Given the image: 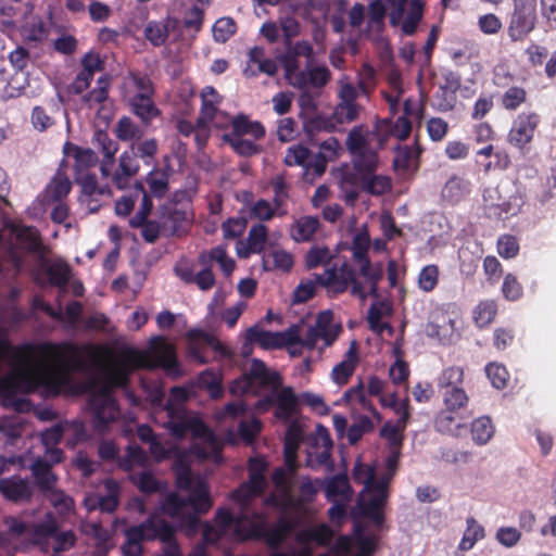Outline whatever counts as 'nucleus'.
Listing matches in <instances>:
<instances>
[{
	"label": "nucleus",
	"mask_w": 556,
	"mask_h": 556,
	"mask_svg": "<svg viewBox=\"0 0 556 556\" xmlns=\"http://www.w3.org/2000/svg\"><path fill=\"white\" fill-rule=\"evenodd\" d=\"M0 493L13 503L28 502L33 496V488L28 480L12 476L0 479Z\"/></svg>",
	"instance_id": "obj_20"
},
{
	"label": "nucleus",
	"mask_w": 556,
	"mask_h": 556,
	"mask_svg": "<svg viewBox=\"0 0 556 556\" xmlns=\"http://www.w3.org/2000/svg\"><path fill=\"white\" fill-rule=\"evenodd\" d=\"M314 326L325 346L332 345L342 331L340 324H333V313L330 309L318 313Z\"/></svg>",
	"instance_id": "obj_28"
},
{
	"label": "nucleus",
	"mask_w": 556,
	"mask_h": 556,
	"mask_svg": "<svg viewBox=\"0 0 556 556\" xmlns=\"http://www.w3.org/2000/svg\"><path fill=\"white\" fill-rule=\"evenodd\" d=\"M244 338L245 342L242 345L244 354L251 350L253 344H257L264 350L279 349L277 332L264 330L258 325L248 328Z\"/></svg>",
	"instance_id": "obj_26"
},
{
	"label": "nucleus",
	"mask_w": 556,
	"mask_h": 556,
	"mask_svg": "<svg viewBox=\"0 0 556 556\" xmlns=\"http://www.w3.org/2000/svg\"><path fill=\"white\" fill-rule=\"evenodd\" d=\"M485 372L492 386L497 390H502L507 387L509 372L504 365L490 363L485 366Z\"/></svg>",
	"instance_id": "obj_60"
},
{
	"label": "nucleus",
	"mask_w": 556,
	"mask_h": 556,
	"mask_svg": "<svg viewBox=\"0 0 556 556\" xmlns=\"http://www.w3.org/2000/svg\"><path fill=\"white\" fill-rule=\"evenodd\" d=\"M433 424L438 432L453 437H460L467 429L465 418L460 415V412L447 408H443L437 414Z\"/></svg>",
	"instance_id": "obj_22"
},
{
	"label": "nucleus",
	"mask_w": 556,
	"mask_h": 556,
	"mask_svg": "<svg viewBox=\"0 0 556 556\" xmlns=\"http://www.w3.org/2000/svg\"><path fill=\"white\" fill-rule=\"evenodd\" d=\"M326 497L328 501H336L339 496H346L351 492L346 475H336L326 484Z\"/></svg>",
	"instance_id": "obj_50"
},
{
	"label": "nucleus",
	"mask_w": 556,
	"mask_h": 556,
	"mask_svg": "<svg viewBox=\"0 0 556 556\" xmlns=\"http://www.w3.org/2000/svg\"><path fill=\"white\" fill-rule=\"evenodd\" d=\"M298 405L296 396L290 387L282 388L275 396V417L288 421L293 416Z\"/></svg>",
	"instance_id": "obj_34"
},
{
	"label": "nucleus",
	"mask_w": 556,
	"mask_h": 556,
	"mask_svg": "<svg viewBox=\"0 0 556 556\" xmlns=\"http://www.w3.org/2000/svg\"><path fill=\"white\" fill-rule=\"evenodd\" d=\"M336 254L326 245H312L304 256L305 267L315 269L319 266H326L321 274H316V282L323 287L329 298L348 291L351 287V294L362 300L367 298L365 286L356 277L354 267L344 260L341 264L333 262Z\"/></svg>",
	"instance_id": "obj_2"
},
{
	"label": "nucleus",
	"mask_w": 556,
	"mask_h": 556,
	"mask_svg": "<svg viewBox=\"0 0 556 556\" xmlns=\"http://www.w3.org/2000/svg\"><path fill=\"white\" fill-rule=\"evenodd\" d=\"M218 92L212 86H206L201 93V115L206 121H212L216 114Z\"/></svg>",
	"instance_id": "obj_55"
},
{
	"label": "nucleus",
	"mask_w": 556,
	"mask_h": 556,
	"mask_svg": "<svg viewBox=\"0 0 556 556\" xmlns=\"http://www.w3.org/2000/svg\"><path fill=\"white\" fill-rule=\"evenodd\" d=\"M440 270L434 264L421 268L418 275V288L424 292L433 291L439 283Z\"/></svg>",
	"instance_id": "obj_59"
},
{
	"label": "nucleus",
	"mask_w": 556,
	"mask_h": 556,
	"mask_svg": "<svg viewBox=\"0 0 556 556\" xmlns=\"http://www.w3.org/2000/svg\"><path fill=\"white\" fill-rule=\"evenodd\" d=\"M362 106L358 103H338L333 111L334 119L340 124L357 119Z\"/></svg>",
	"instance_id": "obj_64"
},
{
	"label": "nucleus",
	"mask_w": 556,
	"mask_h": 556,
	"mask_svg": "<svg viewBox=\"0 0 556 556\" xmlns=\"http://www.w3.org/2000/svg\"><path fill=\"white\" fill-rule=\"evenodd\" d=\"M130 480L144 494L156 493L161 486L160 481L150 471L131 475Z\"/></svg>",
	"instance_id": "obj_58"
},
{
	"label": "nucleus",
	"mask_w": 556,
	"mask_h": 556,
	"mask_svg": "<svg viewBox=\"0 0 556 556\" xmlns=\"http://www.w3.org/2000/svg\"><path fill=\"white\" fill-rule=\"evenodd\" d=\"M494 434V427L492 420L488 416H482L475 419L471 424L472 440L477 444H485Z\"/></svg>",
	"instance_id": "obj_48"
},
{
	"label": "nucleus",
	"mask_w": 556,
	"mask_h": 556,
	"mask_svg": "<svg viewBox=\"0 0 556 556\" xmlns=\"http://www.w3.org/2000/svg\"><path fill=\"white\" fill-rule=\"evenodd\" d=\"M125 542L121 546L123 556H142L144 552L143 536L131 527L124 530Z\"/></svg>",
	"instance_id": "obj_42"
},
{
	"label": "nucleus",
	"mask_w": 556,
	"mask_h": 556,
	"mask_svg": "<svg viewBox=\"0 0 556 556\" xmlns=\"http://www.w3.org/2000/svg\"><path fill=\"white\" fill-rule=\"evenodd\" d=\"M268 236V229L264 224H256L251 227L248 235V245L251 252L261 253L264 250Z\"/></svg>",
	"instance_id": "obj_61"
},
{
	"label": "nucleus",
	"mask_w": 556,
	"mask_h": 556,
	"mask_svg": "<svg viewBox=\"0 0 556 556\" xmlns=\"http://www.w3.org/2000/svg\"><path fill=\"white\" fill-rule=\"evenodd\" d=\"M130 151L135 152L137 159H141L146 165H152L159 151L157 140L154 138L134 142Z\"/></svg>",
	"instance_id": "obj_46"
},
{
	"label": "nucleus",
	"mask_w": 556,
	"mask_h": 556,
	"mask_svg": "<svg viewBox=\"0 0 556 556\" xmlns=\"http://www.w3.org/2000/svg\"><path fill=\"white\" fill-rule=\"evenodd\" d=\"M152 210L153 202L144 195L138 212L129 218V226L131 228H141V237L147 243H154L162 230V225L149 219Z\"/></svg>",
	"instance_id": "obj_14"
},
{
	"label": "nucleus",
	"mask_w": 556,
	"mask_h": 556,
	"mask_svg": "<svg viewBox=\"0 0 556 556\" xmlns=\"http://www.w3.org/2000/svg\"><path fill=\"white\" fill-rule=\"evenodd\" d=\"M345 144L351 155H356L364 151L371 150L368 146V140L363 126H355L350 130Z\"/></svg>",
	"instance_id": "obj_52"
},
{
	"label": "nucleus",
	"mask_w": 556,
	"mask_h": 556,
	"mask_svg": "<svg viewBox=\"0 0 556 556\" xmlns=\"http://www.w3.org/2000/svg\"><path fill=\"white\" fill-rule=\"evenodd\" d=\"M266 135L265 127L258 121H252L243 113H239L231 118L230 130L223 136L244 137L249 136L253 140L263 139Z\"/></svg>",
	"instance_id": "obj_21"
},
{
	"label": "nucleus",
	"mask_w": 556,
	"mask_h": 556,
	"mask_svg": "<svg viewBox=\"0 0 556 556\" xmlns=\"http://www.w3.org/2000/svg\"><path fill=\"white\" fill-rule=\"evenodd\" d=\"M222 140L240 156L249 157L261 152L260 146L256 144L254 140L229 136H222Z\"/></svg>",
	"instance_id": "obj_44"
},
{
	"label": "nucleus",
	"mask_w": 556,
	"mask_h": 556,
	"mask_svg": "<svg viewBox=\"0 0 556 556\" xmlns=\"http://www.w3.org/2000/svg\"><path fill=\"white\" fill-rule=\"evenodd\" d=\"M217 263L226 277L231 276L236 268V262L228 256L225 245H216L210 250H204L198 255V264L201 269L194 274L192 285H195L201 291L211 290L216 282L213 273V264Z\"/></svg>",
	"instance_id": "obj_5"
},
{
	"label": "nucleus",
	"mask_w": 556,
	"mask_h": 556,
	"mask_svg": "<svg viewBox=\"0 0 556 556\" xmlns=\"http://www.w3.org/2000/svg\"><path fill=\"white\" fill-rule=\"evenodd\" d=\"M540 122L541 117L535 112L518 114L507 134V142L522 153L528 152Z\"/></svg>",
	"instance_id": "obj_10"
},
{
	"label": "nucleus",
	"mask_w": 556,
	"mask_h": 556,
	"mask_svg": "<svg viewBox=\"0 0 556 556\" xmlns=\"http://www.w3.org/2000/svg\"><path fill=\"white\" fill-rule=\"evenodd\" d=\"M424 4L420 0H412L409 11L402 23V30L405 35L412 36L416 33L418 23L422 18Z\"/></svg>",
	"instance_id": "obj_53"
},
{
	"label": "nucleus",
	"mask_w": 556,
	"mask_h": 556,
	"mask_svg": "<svg viewBox=\"0 0 556 556\" xmlns=\"http://www.w3.org/2000/svg\"><path fill=\"white\" fill-rule=\"evenodd\" d=\"M507 34L511 41H523L535 29L536 0H513Z\"/></svg>",
	"instance_id": "obj_6"
},
{
	"label": "nucleus",
	"mask_w": 556,
	"mask_h": 556,
	"mask_svg": "<svg viewBox=\"0 0 556 556\" xmlns=\"http://www.w3.org/2000/svg\"><path fill=\"white\" fill-rule=\"evenodd\" d=\"M501 105L506 111H517L527 101V91L523 87L511 86L501 96Z\"/></svg>",
	"instance_id": "obj_47"
},
{
	"label": "nucleus",
	"mask_w": 556,
	"mask_h": 556,
	"mask_svg": "<svg viewBox=\"0 0 556 556\" xmlns=\"http://www.w3.org/2000/svg\"><path fill=\"white\" fill-rule=\"evenodd\" d=\"M355 185L359 187L362 191L376 197L383 195L392 189L391 178L387 175H377L376 173L364 176L363 179Z\"/></svg>",
	"instance_id": "obj_36"
},
{
	"label": "nucleus",
	"mask_w": 556,
	"mask_h": 556,
	"mask_svg": "<svg viewBox=\"0 0 556 556\" xmlns=\"http://www.w3.org/2000/svg\"><path fill=\"white\" fill-rule=\"evenodd\" d=\"M278 67L274 60L265 58V49L254 46L248 53L247 65L243 68V75L248 78L256 77L260 74L275 76Z\"/></svg>",
	"instance_id": "obj_18"
},
{
	"label": "nucleus",
	"mask_w": 556,
	"mask_h": 556,
	"mask_svg": "<svg viewBox=\"0 0 556 556\" xmlns=\"http://www.w3.org/2000/svg\"><path fill=\"white\" fill-rule=\"evenodd\" d=\"M187 502L195 513L206 514L213 505L208 484L202 479L198 480L191 489Z\"/></svg>",
	"instance_id": "obj_33"
},
{
	"label": "nucleus",
	"mask_w": 556,
	"mask_h": 556,
	"mask_svg": "<svg viewBox=\"0 0 556 556\" xmlns=\"http://www.w3.org/2000/svg\"><path fill=\"white\" fill-rule=\"evenodd\" d=\"M162 368L175 374L179 370L176 348L162 336L150 340L149 350L124 348L118 357L103 368L102 386L89 400L93 412V428L104 432L109 424L119 417V406L113 395L114 389L126 388L130 375L137 369Z\"/></svg>",
	"instance_id": "obj_1"
},
{
	"label": "nucleus",
	"mask_w": 556,
	"mask_h": 556,
	"mask_svg": "<svg viewBox=\"0 0 556 556\" xmlns=\"http://www.w3.org/2000/svg\"><path fill=\"white\" fill-rule=\"evenodd\" d=\"M188 506L187 498L181 497L179 494L169 493L161 504L162 511L170 518H178Z\"/></svg>",
	"instance_id": "obj_57"
},
{
	"label": "nucleus",
	"mask_w": 556,
	"mask_h": 556,
	"mask_svg": "<svg viewBox=\"0 0 556 556\" xmlns=\"http://www.w3.org/2000/svg\"><path fill=\"white\" fill-rule=\"evenodd\" d=\"M169 176L168 168L153 167L144 179L148 189H146L142 181L137 180L134 185L137 195H141V202L144 195L151 201L152 198L159 200L164 198L169 190Z\"/></svg>",
	"instance_id": "obj_12"
},
{
	"label": "nucleus",
	"mask_w": 556,
	"mask_h": 556,
	"mask_svg": "<svg viewBox=\"0 0 556 556\" xmlns=\"http://www.w3.org/2000/svg\"><path fill=\"white\" fill-rule=\"evenodd\" d=\"M379 538L377 535L365 534L363 528L355 527L354 536L340 535L331 553L340 556H372L378 548Z\"/></svg>",
	"instance_id": "obj_7"
},
{
	"label": "nucleus",
	"mask_w": 556,
	"mask_h": 556,
	"mask_svg": "<svg viewBox=\"0 0 556 556\" xmlns=\"http://www.w3.org/2000/svg\"><path fill=\"white\" fill-rule=\"evenodd\" d=\"M76 182L81 187V191L86 195L93 194H109L108 187H100L98 185L97 176L90 172H78L75 174Z\"/></svg>",
	"instance_id": "obj_49"
},
{
	"label": "nucleus",
	"mask_w": 556,
	"mask_h": 556,
	"mask_svg": "<svg viewBox=\"0 0 556 556\" xmlns=\"http://www.w3.org/2000/svg\"><path fill=\"white\" fill-rule=\"evenodd\" d=\"M179 21L176 17L167 16L163 21H150L144 27V37L154 47L165 43L170 31L178 28Z\"/></svg>",
	"instance_id": "obj_24"
},
{
	"label": "nucleus",
	"mask_w": 556,
	"mask_h": 556,
	"mask_svg": "<svg viewBox=\"0 0 556 556\" xmlns=\"http://www.w3.org/2000/svg\"><path fill=\"white\" fill-rule=\"evenodd\" d=\"M520 198L510 197L502 202H488L485 200L484 213L490 219L504 220L510 216H515L520 208Z\"/></svg>",
	"instance_id": "obj_31"
},
{
	"label": "nucleus",
	"mask_w": 556,
	"mask_h": 556,
	"mask_svg": "<svg viewBox=\"0 0 556 556\" xmlns=\"http://www.w3.org/2000/svg\"><path fill=\"white\" fill-rule=\"evenodd\" d=\"M359 275L369 287L368 293L378 296V286L383 278V266L381 263L372 264L371 261L359 263Z\"/></svg>",
	"instance_id": "obj_38"
},
{
	"label": "nucleus",
	"mask_w": 556,
	"mask_h": 556,
	"mask_svg": "<svg viewBox=\"0 0 556 556\" xmlns=\"http://www.w3.org/2000/svg\"><path fill=\"white\" fill-rule=\"evenodd\" d=\"M31 473L36 481V484L42 492H52L54 495V506H64L66 509L70 508L73 501L66 496L63 492L54 491L56 483V476L52 471L51 464L46 458L38 457L30 466Z\"/></svg>",
	"instance_id": "obj_11"
},
{
	"label": "nucleus",
	"mask_w": 556,
	"mask_h": 556,
	"mask_svg": "<svg viewBox=\"0 0 556 556\" xmlns=\"http://www.w3.org/2000/svg\"><path fill=\"white\" fill-rule=\"evenodd\" d=\"M63 150L67 155L70 154V150L74 151L75 174L78 172H89V168L96 166L98 163V155L91 149H83L71 142H66Z\"/></svg>",
	"instance_id": "obj_37"
},
{
	"label": "nucleus",
	"mask_w": 556,
	"mask_h": 556,
	"mask_svg": "<svg viewBox=\"0 0 556 556\" xmlns=\"http://www.w3.org/2000/svg\"><path fill=\"white\" fill-rule=\"evenodd\" d=\"M295 527V520L281 516L271 528L255 529L253 535L263 539L271 549H278Z\"/></svg>",
	"instance_id": "obj_16"
},
{
	"label": "nucleus",
	"mask_w": 556,
	"mask_h": 556,
	"mask_svg": "<svg viewBox=\"0 0 556 556\" xmlns=\"http://www.w3.org/2000/svg\"><path fill=\"white\" fill-rule=\"evenodd\" d=\"M56 534V526L53 522L30 525L27 538L33 544L43 546Z\"/></svg>",
	"instance_id": "obj_51"
},
{
	"label": "nucleus",
	"mask_w": 556,
	"mask_h": 556,
	"mask_svg": "<svg viewBox=\"0 0 556 556\" xmlns=\"http://www.w3.org/2000/svg\"><path fill=\"white\" fill-rule=\"evenodd\" d=\"M72 184L66 176L58 175L46 188V200L48 202H60L71 192Z\"/></svg>",
	"instance_id": "obj_40"
},
{
	"label": "nucleus",
	"mask_w": 556,
	"mask_h": 556,
	"mask_svg": "<svg viewBox=\"0 0 556 556\" xmlns=\"http://www.w3.org/2000/svg\"><path fill=\"white\" fill-rule=\"evenodd\" d=\"M467 528L459 543L462 551H469L473 547L477 541L484 536V529L477 522L473 517L467 518Z\"/></svg>",
	"instance_id": "obj_54"
},
{
	"label": "nucleus",
	"mask_w": 556,
	"mask_h": 556,
	"mask_svg": "<svg viewBox=\"0 0 556 556\" xmlns=\"http://www.w3.org/2000/svg\"><path fill=\"white\" fill-rule=\"evenodd\" d=\"M169 420L166 428L169 433L178 440L190 433L194 439H201L210 447V455L200 452L199 455L210 457L216 463L223 458V446L214 431L198 416H189L188 412L180 407L168 406Z\"/></svg>",
	"instance_id": "obj_3"
},
{
	"label": "nucleus",
	"mask_w": 556,
	"mask_h": 556,
	"mask_svg": "<svg viewBox=\"0 0 556 556\" xmlns=\"http://www.w3.org/2000/svg\"><path fill=\"white\" fill-rule=\"evenodd\" d=\"M268 464L263 456H254L248 460L249 480L233 491L232 497L240 503H248L264 493L267 483L265 471Z\"/></svg>",
	"instance_id": "obj_9"
},
{
	"label": "nucleus",
	"mask_w": 556,
	"mask_h": 556,
	"mask_svg": "<svg viewBox=\"0 0 556 556\" xmlns=\"http://www.w3.org/2000/svg\"><path fill=\"white\" fill-rule=\"evenodd\" d=\"M309 153L311 150L303 144L291 146L287 150L285 164L288 166H302L305 169Z\"/></svg>",
	"instance_id": "obj_63"
},
{
	"label": "nucleus",
	"mask_w": 556,
	"mask_h": 556,
	"mask_svg": "<svg viewBox=\"0 0 556 556\" xmlns=\"http://www.w3.org/2000/svg\"><path fill=\"white\" fill-rule=\"evenodd\" d=\"M301 56H304L308 63L313 61L314 49L309 41L300 40L293 45L291 42L286 43V51L279 60L283 66L287 80L300 71L299 58Z\"/></svg>",
	"instance_id": "obj_13"
},
{
	"label": "nucleus",
	"mask_w": 556,
	"mask_h": 556,
	"mask_svg": "<svg viewBox=\"0 0 556 556\" xmlns=\"http://www.w3.org/2000/svg\"><path fill=\"white\" fill-rule=\"evenodd\" d=\"M353 163V181L356 184L364 176H368L377 172L379 164V156L375 150L364 151L356 155H352Z\"/></svg>",
	"instance_id": "obj_29"
},
{
	"label": "nucleus",
	"mask_w": 556,
	"mask_h": 556,
	"mask_svg": "<svg viewBox=\"0 0 556 556\" xmlns=\"http://www.w3.org/2000/svg\"><path fill=\"white\" fill-rule=\"evenodd\" d=\"M358 362L357 343L352 341L343 359L333 367L331 372L332 380L339 386L346 384L353 376Z\"/></svg>",
	"instance_id": "obj_25"
},
{
	"label": "nucleus",
	"mask_w": 556,
	"mask_h": 556,
	"mask_svg": "<svg viewBox=\"0 0 556 556\" xmlns=\"http://www.w3.org/2000/svg\"><path fill=\"white\" fill-rule=\"evenodd\" d=\"M444 408L455 412L466 409L469 403V396L463 388H452L442 391Z\"/></svg>",
	"instance_id": "obj_45"
},
{
	"label": "nucleus",
	"mask_w": 556,
	"mask_h": 556,
	"mask_svg": "<svg viewBox=\"0 0 556 556\" xmlns=\"http://www.w3.org/2000/svg\"><path fill=\"white\" fill-rule=\"evenodd\" d=\"M424 149L419 144L418 139H415L413 147L404 146L397 147L396 156L393 160V166L395 169L407 170L410 166L413 159H418L422 153Z\"/></svg>",
	"instance_id": "obj_41"
},
{
	"label": "nucleus",
	"mask_w": 556,
	"mask_h": 556,
	"mask_svg": "<svg viewBox=\"0 0 556 556\" xmlns=\"http://www.w3.org/2000/svg\"><path fill=\"white\" fill-rule=\"evenodd\" d=\"M43 268L48 277V283L51 287L65 289V287L70 283L73 269L67 262L63 260L55 261L52 264H48L46 262L43 264Z\"/></svg>",
	"instance_id": "obj_32"
},
{
	"label": "nucleus",
	"mask_w": 556,
	"mask_h": 556,
	"mask_svg": "<svg viewBox=\"0 0 556 556\" xmlns=\"http://www.w3.org/2000/svg\"><path fill=\"white\" fill-rule=\"evenodd\" d=\"M190 228V219L185 210L173 207L163 215L162 230L166 236L182 237Z\"/></svg>",
	"instance_id": "obj_23"
},
{
	"label": "nucleus",
	"mask_w": 556,
	"mask_h": 556,
	"mask_svg": "<svg viewBox=\"0 0 556 556\" xmlns=\"http://www.w3.org/2000/svg\"><path fill=\"white\" fill-rule=\"evenodd\" d=\"M333 538V531L327 523H320L300 530L295 541L301 545L316 543L318 546H328Z\"/></svg>",
	"instance_id": "obj_27"
},
{
	"label": "nucleus",
	"mask_w": 556,
	"mask_h": 556,
	"mask_svg": "<svg viewBox=\"0 0 556 556\" xmlns=\"http://www.w3.org/2000/svg\"><path fill=\"white\" fill-rule=\"evenodd\" d=\"M12 233L15 236L17 242L30 254H35L40 258L45 257L47 248L42 242L40 231L35 226L16 224L11 227Z\"/></svg>",
	"instance_id": "obj_17"
},
{
	"label": "nucleus",
	"mask_w": 556,
	"mask_h": 556,
	"mask_svg": "<svg viewBox=\"0 0 556 556\" xmlns=\"http://www.w3.org/2000/svg\"><path fill=\"white\" fill-rule=\"evenodd\" d=\"M464 382V369L459 366H450L442 370L437 379V386L440 391L452 388H462Z\"/></svg>",
	"instance_id": "obj_43"
},
{
	"label": "nucleus",
	"mask_w": 556,
	"mask_h": 556,
	"mask_svg": "<svg viewBox=\"0 0 556 556\" xmlns=\"http://www.w3.org/2000/svg\"><path fill=\"white\" fill-rule=\"evenodd\" d=\"M375 425L368 416H361L348 429L349 443L356 444L364 434L372 432Z\"/></svg>",
	"instance_id": "obj_56"
},
{
	"label": "nucleus",
	"mask_w": 556,
	"mask_h": 556,
	"mask_svg": "<svg viewBox=\"0 0 556 556\" xmlns=\"http://www.w3.org/2000/svg\"><path fill=\"white\" fill-rule=\"evenodd\" d=\"M498 306L495 300L488 299L480 301L473 309V320L477 327L484 328L491 325L496 315Z\"/></svg>",
	"instance_id": "obj_39"
},
{
	"label": "nucleus",
	"mask_w": 556,
	"mask_h": 556,
	"mask_svg": "<svg viewBox=\"0 0 556 556\" xmlns=\"http://www.w3.org/2000/svg\"><path fill=\"white\" fill-rule=\"evenodd\" d=\"M131 112L141 119L143 124H149L152 119L161 115L153 101V97H143L134 94L129 101Z\"/></svg>",
	"instance_id": "obj_35"
},
{
	"label": "nucleus",
	"mask_w": 556,
	"mask_h": 556,
	"mask_svg": "<svg viewBox=\"0 0 556 556\" xmlns=\"http://www.w3.org/2000/svg\"><path fill=\"white\" fill-rule=\"evenodd\" d=\"M331 80V72L326 65L307 66L300 70L288 81L296 89L324 88Z\"/></svg>",
	"instance_id": "obj_15"
},
{
	"label": "nucleus",
	"mask_w": 556,
	"mask_h": 556,
	"mask_svg": "<svg viewBox=\"0 0 556 556\" xmlns=\"http://www.w3.org/2000/svg\"><path fill=\"white\" fill-rule=\"evenodd\" d=\"M281 384L282 377L279 372L268 369L263 361L253 358L250 368L239 379L233 381L231 390L242 394L251 393L258 395L267 389L275 391Z\"/></svg>",
	"instance_id": "obj_4"
},
{
	"label": "nucleus",
	"mask_w": 556,
	"mask_h": 556,
	"mask_svg": "<svg viewBox=\"0 0 556 556\" xmlns=\"http://www.w3.org/2000/svg\"><path fill=\"white\" fill-rule=\"evenodd\" d=\"M320 227L317 216H301L290 227V237L295 242H309Z\"/></svg>",
	"instance_id": "obj_30"
},
{
	"label": "nucleus",
	"mask_w": 556,
	"mask_h": 556,
	"mask_svg": "<svg viewBox=\"0 0 556 556\" xmlns=\"http://www.w3.org/2000/svg\"><path fill=\"white\" fill-rule=\"evenodd\" d=\"M376 70L369 63H364L358 71L357 88L364 96H368L376 86Z\"/></svg>",
	"instance_id": "obj_62"
},
{
	"label": "nucleus",
	"mask_w": 556,
	"mask_h": 556,
	"mask_svg": "<svg viewBox=\"0 0 556 556\" xmlns=\"http://www.w3.org/2000/svg\"><path fill=\"white\" fill-rule=\"evenodd\" d=\"M131 528L139 530L141 536H143V542L168 541L172 534L176 533L175 528L168 521L154 516L147 518L139 525L131 526Z\"/></svg>",
	"instance_id": "obj_19"
},
{
	"label": "nucleus",
	"mask_w": 556,
	"mask_h": 556,
	"mask_svg": "<svg viewBox=\"0 0 556 556\" xmlns=\"http://www.w3.org/2000/svg\"><path fill=\"white\" fill-rule=\"evenodd\" d=\"M188 339V354L199 364H207L208 357L205 355L206 346L211 348L219 358H229L231 356L230 350L224 345L215 336L202 329H189L186 332Z\"/></svg>",
	"instance_id": "obj_8"
}]
</instances>
